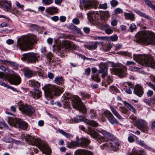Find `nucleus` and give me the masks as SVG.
<instances>
[{
    "label": "nucleus",
    "mask_w": 155,
    "mask_h": 155,
    "mask_svg": "<svg viewBox=\"0 0 155 155\" xmlns=\"http://www.w3.org/2000/svg\"><path fill=\"white\" fill-rule=\"evenodd\" d=\"M98 2L96 0H90L89 4L88 9L91 8H96L98 7Z\"/></svg>",
    "instance_id": "nucleus-24"
},
{
    "label": "nucleus",
    "mask_w": 155,
    "mask_h": 155,
    "mask_svg": "<svg viewBox=\"0 0 155 155\" xmlns=\"http://www.w3.org/2000/svg\"><path fill=\"white\" fill-rule=\"evenodd\" d=\"M21 102L20 101L18 104V108L23 114L30 116L34 113L35 110L33 107L27 104H22Z\"/></svg>",
    "instance_id": "nucleus-9"
},
{
    "label": "nucleus",
    "mask_w": 155,
    "mask_h": 155,
    "mask_svg": "<svg viewBox=\"0 0 155 155\" xmlns=\"http://www.w3.org/2000/svg\"><path fill=\"white\" fill-rule=\"evenodd\" d=\"M79 144V138L77 137L76 140L74 141H72L71 142L67 147L69 148L74 149L76 148L77 147H80Z\"/></svg>",
    "instance_id": "nucleus-21"
},
{
    "label": "nucleus",
    "mask_w": 155,
    "mask_h": 155,
    "mask_svg": "<svg viewBox=\"0 0 155 155\" xmlns=\"http://www.w3.org/2000/svg\"><path fill=\"white\" fill-rule=\"evenodd\" d=\"M135 12L136 13L142 17L148 20H150L151 19L150 17L148 15L140 10H135Z\"/></svg>",
    "instance_id": "nucleus-30"
},
{
    "label": "nucleus",
    "mask_w": 155,
    "mask_h": 155,
    "mask_svg": "<svg viewBox=\"0 0 155 155\" xmlns=\"http://www.w3.org/2000/svg\"><path fill=\"white\" fill-rule=\"evenodd\" d=\"M110 3L111 6L113 7H115L118 4V1L116 0H112L110 1Z\"/></svg>",
    "instance_id": "nucleus-47"
},
{
    "label": "nucleus",
    "mask_w": 155,
    "mask_h": 155,
    "mask_svg": "<svg viewBox=\"0 0 155 155\" xmlns=\"http://www.w3.org/2000/svg\"><path fill=\"white\" fill-rule=\"evenodd\" d=\"M113 80L112 77L110 76H108L106 80L107 82L108 83V84H109Z\"/></svg>",
    "instance_id": "nucleus-53"
},
{
    "label": "nucleus",
    "mask_w": 155,
    "mask_h": 155,
    "mask_svg": "<svg viewBox=\"0 0 155 155\" xmlns=\"http://www.w3.org/2000/svg\"><path fill=\"white\" fill-rule=\"evenodd\" d=\"M135 41L137 42L145 43L149 45H155V33L150 31L140 32L135 35Z\"/></svg>",
    "instance_id": "nucleus-4"
},
{
    "label": "nucleus",
    "mask_w": 155,
    "mask_h": 155,
    "mask_svg": "<svg viewBox=\"0 0 155 155\" xmlns=\"http://www.w3.org/2000/svg\"><path fill=\"white\" fill-rule=\"evenodd\" d=\"M136 142L137 143L139 144L141 146L144 147L146 148H147L149 149V147L146 145L144 143V141L143 140H137Z\"/></svg>",
    "instance_id": "nucleus-38"
},
{
    "label": "nucleus",
    "mask_w": 155,
    "mask_h": 155,
    "mask_svg": "<svg viewBox=\"0 0 155 155\" xmlns=\"http://www.w3.org/2000/svg\"><path fill=\"white\" fill-rule=\"evenodd\" d=\"M45 96L52 98L54 96H58L63 91V89L60 87L51 84L45 85L43 87Z\"/></svg>",
    "instance_id": "nucleus-7"
},
{
    "label": "nucleus",
    "mask_w": 155,
    "mask_h": 155,
    "mask_svg": "<svg viewBox=\"0 0 155 155\" xmlns=\"http://www.w3.org/2000/svg\"><path fill=\"white\" fill-rule=\"evenodd\" d=\"M153 91L151 90H148L147 92V96L149 97H151L153 94Z\"/></svg>",
    "instance_id": "nucleus-54"
},
{
    "label": "nucleus",
    "mask_w": 155,
    "mask_h": 155,
    "mask_svg": "<svg viewBox=\"0 0 155 155\" xmlns=\"http://www.w3.org/2000/svg\"><path fill=\"white\" fill-rule=\"evenodd\" d=\"M104 31L106 34L108 35L111 34L113 32V30L110 27L106 29Z\"/></svg>",
    "instance_id": "nucleus-52"
},
{
    "label": "nucleus",
    "mask_w": 155,
    "mask_h": 155,
    "mask_svg": "<svg viewBox=\"0 0 155 155\" xmlns=\"http://www.w3.org/2000/svg\"><path fill=\"white\" fill-rule=\"evenodd\" d=\"M112 72L113 74L121 77H125L127 74V68L125 66H123L122 68H113Z\"/></svg>",
    "instance_id": "nucleus-14"
},
{
    "label": "nucleus",
    "mask_w": 155,
    "mask_h": 155,
    "mask_svg": "<svg viewBox=\"0 0 155 155\" xmlns=\"http://www.w3.org/2000/svg\"><path fill=\"white\" fill-rule=\"evenodd\" d=\"M110 40L112 41H116L118 39V37L116 35H114L111 36L109 38Z\"/></svg>",
    "instance_id": "nucleus-50"
},
{
    "label": "nucleus",
    "mask_w": 155,
    "mask_h": 155,
    "mask_svg": "<svg viewBox=\"0 0 155 155\" xmlns=\"http://www.w3.org/2000/svg\"><path fill=\"white\" fill-rule=\"evenodd\" d=\"M33 72L32 71L29 70H26L25 73V75L28 78H31L33 75Z\"/></svg>",
    "instance_id": "nucleus-40"
},
{
    "label": "nucleus",
    "mask_w": 155,
    "mask_h": 155,
    "mask_svg": "<svg viewBox=\"0 0 155 155\" xmlns=\"http://www.w3.org/2000/svg\"><path fill=\"white\" fill-rule=\"evenodd\" d=\"M124 15L125 16V19L126 20L129 19L131 21L134 20L135 18V15L132 12L127 13L125 12Z\"/></svg>",
    "instance_id": "nucleus-26"
},
{
    "label": "nucleus",
    "mask_w": 155,
    "mask_h": 155,
    "mask_svg": "<svg viewBox=\"0 0 155 155\" xmlns=\"http://www.w3.org/2000/svg\"><path fill=\"white\" fill-rule=\"evenodd\" d=\"M72 22L75 25H78L80 23V21L78 18H74L72 20Z\"/></svg>",
    "instance_id": "nucleus-55"
},
{
    "label": "nucleus",
    "mask_w": 155,
    "mask_h": 155,
    "mask_svg": "<svg viewBox=\"0 0 155 155\" xmlns=\"http://www.w3.org/2000/svg\"><path fill=\"white\" fill-rule=\"evenodd\" d=\"M147 84L151 89L155 91V85L151 82H147Z\"/></svg>",
    "instance_id": "nucleus-49"
},
{
    "label": "nucleus",
    "mask_w": 155,
    "mask_h": 155,
    "mask_svg": "<svg viewBox=\"0 0 155 155\" xmlns=\"http://www.w3.org/2000/svg\"><path fill=\"white\" fill-rule=\"evenodd\" d=\"M119 110L121 113L124 114H126L128 111L127 109L124 107H120Z\"/></svg>",
    "instance_id": "nucleus-42"
},
{
    "label": "nucleus",
    "mask_w": 155,
    "mask_h": 155,
    "mask_svg": "<svg viewBox=\"0 0 155 155\" xmlns=\"http://www.w3.org/2000/svg\"><path fill=\"white\" fill-rule=\"evenodd\" d=\"M99 7L100 8L104 9H106L107 8V4L106 3H104L102 5H99Z\"/></svg>",
    "instance_id": "nucleus-56"
},
{
    "label": "nucleus",
    "mask_w": 155,
    "mask_h": 155,
    "mask_svg": "<svg viewBox=\"0 0 155 155\" xmlns=\"http://www.w3.org/2000/svg\"><path fill=\"white\" fill-rule=\"evenodd\" d=\"M89 115L91 119L95 118L97 116L96 111L93 109H91L90 111Z\"/></svg>",
    "instance_id": "nucleus-37"
},
{
    "label": "nucleus",
    "mask_w": 155,
    "mask_h": 155,
    "mask_svg": "<svg viewBox=\"0 0 155 155\" xmlns=\"http://www.w3.org/2000/svg\"><path fill=\"white\" fill-rule=\"evenodd\" d=\"M80 94L82 97V99H83L84 98H89L90 97V95L88 94H87L83 92H81Z\"/></svg>",
    "instance_id": "nucleus-46"
},
{
    "label": "nucleus",
    "mask_w": 155,
    "mask_h": 155,
    "mask_svg": "<svg viewBox=\"0 0 155 155\" xmlns=\"http://www.w3.org/2000/svg\"><path fill=\"white\" fill-rule=\"evenodd\" d=\"M25 140L29 143L33 145H35L42 150L43 153L50 155L51 153V149L46 143H43L41 139L35 138L30 135H28L25 138Z\"/></svg>",
    "instance_id": "nucleus-5"
},
{
    "label": "nucleus",
    "mask_w": 155,
    "mask_h": 155,
    "mask_svg": "<svg viewBox=\"0 0 155 155\" xmlns=\"http://www.w3.org/2000/svg\"><path fill=\"white\" fill-rule=\"evenodd\" d=\"M88 129L89 134L95 139L98 143H103V147H110L113 150L115 151L119 145V143L115 137L106 131L100 130H98V131L102 134L105 137L110 140V141H105V138L104 137L100 135L90 127H88Z\"/></svg>",
    "instance_id": "nucleus-1"
},
{
    "label": "nucleus",
    "mask_w": 155,
    "mask_h": 155,
    "mask_svg": "<svg viewBox=\"0 0 155 155\" xmlns=\"http://www.w3.org/2000/svg\"><path fill=\"white\" fill-rule=\"evenodd\" d=\"M52 56V54L51 53H48L46 55L47 58L49 62H51V58Z\"/></svg>",
    "instance_id": "nucleus-51"
},
{
    "label": "nucleus",
    "mask_w": 155,
    "mask_h": 155,
    "mask_svg": "<svg viewBox=\"0 0 155 155\" xmlns=\"http://www.w3.org/2000/svg\"><path fill=\"white\" fill-rule=\"evenodd\" d=\"M74 155H93L91 152L85 150L78 149L74 152Z\"/></svg>",
    "instance_id": "nucleus-20"
},
{
    "label": "nucleus",
    "mask_w": 155,
    "mask_h": 155,
    "mask_svg": "<svg viewBox=\"0 0 155 155\" xmlns=\"http://www.w3.org/2000/svg\"><path fill=\"white\" fill-rule=\"evenodd\" d=\"M61 100L64 108H68L70 107V101H72V104L73 108L82 112L83 113L86 112L85 106L81 101V98L78 96H65L62 97Z\"/></svg>",
    "instance_id": "nucleus-2"
},
{
    "label": "nucleus",
    "mask_w": 155,
    "mask_h": 155,
    "mask_svg": "<svg viewBox=\"0 0 155 155\" xmlns=\"http://www.w3.org/2000/svg\"><path fill=\"white\" fill-rule=\"evenodd\" d=\"M38 57L36 53L30 52L23 54L21 59L24 61H26L28 63L35 62Z\"/></svg>",
    "instance_id": "nucleus-10"
},
{
    "label": "nucleus",
    "mask_w": 155,
    "mask_h": 155,
    "mask_svg": "<svg viewBox=\"0 0 155 155\" xmlns=\"http://www.w3.org/2000/svg\"><path fill=\"white\" fill-rule=\"evenodd\" d=\"M9 64L11 66H14L15 69L17 68L18 65L15 63L10 61V62Z\"/></svg>",
    "instance_id": "nucleus-59"
},
{
    "label": "nucleus",
    "mask_w": 155,
    "mask_h": 155,
    "mask_svg": "<svg viewBox=\"0 0 155 155\" xmlns=\"http://www.w3.org/2000/svg\"><path fill=\"white\" fill-rule=\"evenodd\" d=\"M83 30L85 33H88L90 31V29L89 28L85 27L83 28Z\"/></svg>",
    "instance_id": "nucleus-62"
},
{
    "label": "nucleus",
    "mask_w": 155,
    "mask_h": 155,
    "mask_svg": "<svg viewBox=\"0 0 155 155\" xmlns=\"http://www.w3.org/2000/svg\"><path fill=\"white\" fill-rule=\"evenodd\" d=\"M45 10L46 12L50 14H53L54 13H56L58 12V9L56 7H48Z\"/></svg>",
    "instance_id": "nucleus-31"
},
{
    "label": "nucleus",
    "mask_w": 155,
    "mask_h": 155,
    "mask_svg": "<svg viewBox=\"0 0 155 155\" xmlns=\"http://www.w3.org/2000/svg\"><path fill=\"white\" fill-rule=\"evenodd\" d=\"M114 13L115 14H118L123 13V10L119 8H117L114 10Z\"/></svg>",
    "instance_id": "nucleus-44"
},
{
    "label": "nucleus",
    "mask_w": 155,
    "mask_h": 155,
    "mask_svg": "<svg viewBox=\"0 0 155 155\" xmlns=\"http://www.w3.org/2000/svg\"><path fill=\"white\" fill-rule=\"evenodd\" d=\"M87 15L89 21H93L96 20V14L94 12H89Z\"/></svg>",
    "instance_id": "nucleus-28"
},
{
    "label": "nucleus",
    "mask_w": 155,
    "mask_h": 155,
    "mask_svg": "<svg viewBox=\"0 0 155 155\" xmlns=\"http://www.w3.org/2000/svg\"><path fill=\"white\" fill-rule=\"evenodd\" d=\"M110 108L111 110L114 114L119 120H121L123 119V118L120 115L117 110L112 107L110 106Z\"/></svg>",
    "instance_id": "nucleus-27"
},
{
    "label": "nucleus",
    "mask_w": 155,
    "mask_h": 155,
    "mask_svg": "<svg viewBox=\"0 0 155 155\" xmlns=\"http://www.w3.org/2000/svg\"><path fill=\"white\" fill-rule=\"evenodd\" d=\"M100 70H99L98 73H102V78H104L107 76V68L105 64L103 63H101L100 65Z\"/></svg>",
    "instance_id": "nucleus-19"
},
{
    "label": "nucleus",
    "mask_w": 155,
    "mask_h": 155,
    "mask_svg": "<svg viewBox=\"0 0 155 155\" xmlns=\"http://www.w3.org/2000/svg\"><path fill=\"white\" fill-rule=\"evenodd\" d=\"M59 132L64 136L66 137L67 138H69L71 137H72V135L71 134H69L68 133L62 130H59Z\"/></svg>",
    "instance_id": "nucleus-41"
},
{
    "label": "nucleus",
    "mask_w": 155,
    "mask_h": 155,
    "mask_svg": "<svg viewBox=\"0 0 155 155\" xmlns=\"http://www.w3.org/2000/svg\"><path fill=\"white\" fill-rule=\"evenodd\" d=\"M15 4L18 7L20 8H22L24 7L23 5L20 4L17 1L16 2Z\"/></svg>",
    "instance_id": "nucleus-64"
},
{
    "label": "nucleus",
    "mask_w": 155,
    "mask_h": 155,
    "mask_svg": "<svg viewBox=\"0 0 155 155\" xmlns=\"http://www.w3.org/2000/svg\"><path fill=\"white\" fill-rule=\"evenodd\" d=\"M137 28V26L134 24L132 23L129 27L130 32H132Z\"/></svg>",
    "instance_id": "nucleus-45"
},
{
    "label": "nucleus",
    "mask_w": 155,
    "mask_h": 155,
    "mask_svg": "<svg viewBox=\"0 0 155 155\" xmlns=\"http://www.w3.org/2000/svg\"><path fill=\"white\" fill-rule=\"evenodd\" d=\"M97 71V69L95 68H92V73L93 75L91 76V78L93 80L99 82L100 81V79L98 74L96 73Z\"/></svg>",
    "instance_id": "nucleus-22"
},
{
    "label": "nucleus",
    "mask_w": 155,
    "mask_h": 155,
    "mask_svg": "<svg viewBox=\"0 0 155 155\" xmlns=\"http://www.w3.org/2000/svg\"><path fill=\"white\" fill-rule=\"evenodd\" d=\"M90 0H80L81 4H83L84 8L87 9L88 8Z\"/></svg>",
    "instance_id": "nucleus-35"
},
{
    "label": "nucleus",
    "mask_w": 155,
    "mask_h": 155,
    "mask_svg": "<svg viewBox=\"0 0 155 155\" xmlns=\"http://www.w3.org/2000/svg\"><path fill=\"white\" fill-rule=\"evenodd\" d=\"M143 101L149 105H150L151 103L149 99H144Z\"/></svg>",
    "instance_id": "nucleus-63"
},
{
    "label": "nucleus",
    "mask_w": 155,
    "mask_h": 155,
    "mask_svg": "<svg viewBox=\"0 0 155 155\" xmlns=\"http://www.w3.org/2000/svg\"><path fill=\"white\" fill-rule=\"evenodd\" d=\"M3 127H8V126L7 124L4 122H0V128H2Z\"/></svg>",
    "instance_id": "nucleus-58"
},
{
    "label": "nucleus",
    "mask_w": 155,
    "mask_h": 155,
    "mask_svg": "<svg viewBox=\"0 0 155 155\" xmlns=\"http://www.w3.org/2000/svg\"><path fill=\"white\" fill-rule=\"evenodd\" d=\"M29 84L31 87H34V89H38L40 87V84L38 81H35L34 80H31L29 81Z\"/></svg>",
    "instance_id": "nucleus-32"
},
{
    "label": "nucleus",
    "mask_w": 155,
    "mask_h": 155,
    "mask_svg": "<svg viewBox=\"0 0 155 155\" xmlns=\"http://www.w3.org/2000/svg\"><path fill=\"white\" fill-rule=\"evenodd\" d=\"M109 27V25L107 24H103L101 26L103 29L105 30L106 29L108 28Z\"/></svg>",
    "instance_id": "nucleus-61"
},
{
    "label": "nucleus",
    "mask_w": 155,
    "mask_h": 155,
    "mask_svg": "<svg viewBox=\"0 0 155 155\" xmlns=\"http://www.w3.org/2000/svg\"><path fill=\"white\" fill-rule=\"evenodd\" d=\"M0 4L4 10L8 12L10 11L11 7V3L10 2L6 0H3L1 1Z\"/></svg>",
    "instance_id": "nucleus-16"
},
{
    "label": "nucleus",
    "mask_w": 155,
    "mask_h": 155,
    "mask_svg": "<svg viewBox=\"0 0 155 155\" xmlns=\"http://www.w3.org/2000/svg\"><path fill=\"white\" fill-rule=\"evenodd\" d=\"M134 92L136 95L140 97L142 96L144 93L143 87L138 84L135 86Z\"/></svg>",
    "instance_id": "nucleus-18"
},
{
    "label": "nucleus",
    "mask_w": 155,
    "mask_h": 155,
    "mask_svg": "<svg viewBox=\"0 0 155 155\" xmlns=\"http://www.w3.org/2000/svg\"><path fill=\"white\" fill-rule=\"evenodd\" d=\"M135 125L142 132L147 133L149 130L147 123L143 120L139 119L135 122Z\"/></svg>",
    "instance_id": "nucleus-11"
},
{
    "label": "nucleus",
    "mask_w": 155,
    "mask_h": 155,
    "mask_svg": "<svg viewBox=\"0 0 155 155\" xmlns=\"http://www.w3.org/2000/svg\"><path fill=\"white\" fill-rule=\"evenodd\" d=\"M68 28L69 29L72 30L74 33H77L78 34H81V31L80 29L73 24H71L70 25Z\"/></svg>",
    "instance_id": "nucleus-25"
},
{
    "label": "nucleus",
    "mask_w": 155,
    "mask_h": 155,
    "mask_svg": "<svg viewBox=\"0 0 155 155\" xmlns=\"http://www.w3.org/2000/svg\"><path fill=\"white\" fill-rule=\"evenodd\" d=\"M136 63L132 61H127L126 65L130 67H131L134 69H140V68L136 65Z\"/></svg>",
    "instance_id": "nucleus-29"
},
{
    "label": "nucleus",
    "mask_w": 155,
    "mask_h": 155,
    "mask_svg": "<svg viewBox=\"0 0 155 155\" xmlns=\"http://www.w3.org/2000/svg\"><path fill=\"white\" fill-rule=\"evenodd\" d=\"M64 80L63 79L62 77H56L55 78L54 80V82L58 84H63L64 83Z\"/></svg>",
    "instance_id": "nucleus-34"
},
{
    "label": "nucleus",
    "mask_w": 155,
    "mask_h": 155,
    "mask_svg": "<svg viewBox=\"0 0 155 155\" xmlns=\"http://www.w3.org/2000/svg\"><path fill=\"white\" fill-rule=\"evenodd\" d=\"M123 103L124 105L131 112L135 114L136 113V110L134 107L126 101H124Z\"/></svg>",
    "instance_id": "nucleus-33"
},
{
    "label": "nucleus",
    "mask_w": 155,
    "mask_h": 155,
    "mask_svg": "<svg viewBox=\"0 0 155 155\" xmlns=\"http://www.w3.org/2000/svg\"><path fill=\"white\" fill-rule=\"evenodd\" d=\"M98 42L97 41L92 42L90 44L84 45V47L89 50H93L96 49L97 47Z\"/></svg>",
    "instance_id": "nucleus-23"
},
{
    "label": "nucleus",
    "mask_w": 155,
    "mask_h": 155,
    "mask_svg": "<svg viewBox=\"0 0 155 155\" xmlns=\"http://www.w3.org/2000/svg\"><path fill=\"white\" fill-rule=\"evenodd\" d=\"M145 4L149 6V7H150L151 6L152 4L151 3V2L149 0H145Z\"/></svg>",
    "instance_id": "nucleus-60"
},
{
    "label": "nucleus",
    "mask_w": 155,
    "mask_h": 155,
    "mask_svg": "<svg viewBox=\"0 0 155 155\" xmlns=\"http://www.w3.org/2000/svg\"><path fill=\"white\" fill-rule=\"evenodd\" d=\"M79 140L80 143V147L85 148L87 147L89 144L90 143V140L85 138H79Z\"/></svg>",
    "instance_id": "nucleus-17"
},
{
    "label": "nucleus",
    "mask_w": 155,
    "mask_h": 155,
    "mask_svg": "<svg viewBox=\"0 0 155 155\" xmlns=\"http://www.w3.org/2000/svg\"><path fill=\"white\" fill-rule=\"evenodd\" d=\"M133 58L140 64L155 69V61L150 55L134 54Z\"/></svg>",
    "instance_id": "nucleus-6"
},
{
    "label": "nucleus",
    "mask_w": 155,
    "mask_h": 155,
    "mask_svg": "<svg viewBox=\"0 0 155 155\" xmlns=\"http://www.w3.org/2000/svg\"><path fill=\"white\" fill-rule=\"evenodd\" d=\"M74 121L76 123H78L80 121H83L89 125L94 127H96L98 126V124L95 121L93 120H88L87 119L84 118L81 116H77L74 118Z\"/></svg>",
    "instance_id": "nucleus-12"
},
{
    "label": "nucleus",
    "mask_w": 155,
    "mask_h": 155,
    "mask_svg": "<svg viewBox=\"0 0 155 155\" xmlns=\"http://www.w3.org/2000/svg\"><path fill=\"white\" fill-rule=\"evenodd\" d=\"M8 122L10 125L16 127H18L24 130H26L28 126V124L20 118H13L9 117Z\"/></svg>",
    "instance_id": "nucleus-8"
},
{
    "label": "nucleus",
    "mask_w": 155,
    "mask_h": 155,
    "mask_svg": "<svg viewBox=\"0 0 155 155\" xmlns=\"http://www.w3.org/2000/svg\"><path fill=\"white\" fill-rule=\"evenodd\" d=\"M5 79H7L10 83L16 85L19 84L21 81V78L17 75H7Z\"/></svg>",
    "instance_id": "nucleus-13"
},
{
    "label": "nucleus",
    "mask_w": 155,
    "mask_h": 155,
    "mask_svg": "<svg viewBox=\"0 0 155 155\" xmlns=\"http://www.w3.org/2000/svg\"><path fill=\"white\" fill-rule=\"evenodd\" d=\"M128 155H146L144 153L141 152L139 153L138 151L135 148L133 149L132 152Z\"/></svg>",
    "instance_id": "nucleus-36"
},
{
    "label": "nucleus",
    "mask_w": 155,
    "mask_h": 155,
    "mask_svg": "<svg viewBox=\"0 0 155 155\" xmlns=\"http://www.w3.org/2000/svg\"><path fill=\"white\" fill-rule=\"evenodd\" d=\"M150 130H153L155 127V121H153L151 122L150 124Z\"/></svg>",
    "instance_id": "nucleus-57"
},
{
    "label": "nucleus",
    "mask_w": 155,
    "mask_h": 155,
    "mask_svg": "<svg viewBox=\"0 0 155 155\" xmlns=\"http://www.w3.org/2000/svg\"><path fill=\"white\" fill-rule=\"evenodd\" d=\"M37 40L35 35L24 36L18 39L17 46L20 50L23 51L31 49L33 48L34 44L37 43Z\"/></svg>",
    "instance_id": "nucleus-3"
},
{
    "label": "nucleus",
    "mask_w": 155,
    "mask_h": 155,
    "mask_svg": "<svg viewBox=\"0 0 155 155\" xmlns=\"http://www.w3.org/2000/svg\"><path fill=\"white\" fill-rule=\"evenodd\" d=\"M104 114L111 124H114L118 123V121L117 120L110 111H105L104 112Z\"/></svg>",
    "instance_id": "nucleus-15"
},
{
    "label": "nucleus",
    "mask_w": 155,
    "mask_h": 155,
    "mask_svg": "<svg viewBox=\"0 0 155 155\" xmlns=\"http://www.w3.org/2000/svg\"><path fill=\"white\" fill-rule=\"evenodd\" d=\"M54 0H42L43 4L45 5H48L53 3Z\"/></svg>",
    "instance_id": "nucleus-43"
},
{
    "label": "nucleus",
    "mask_w": 155,
    "mask_h": 155,
    "mask_svg": "<svg viewBox=\"0 0 155 155\" xmlns=\"http://www.w3.org/2000/svg\"><path fill=\"white\" fill-rule=\"evenodd\" d=\"M35 95L36 96V99L40 98L41 96V92L38 89H35L34 91Z\"/></svg>",
    "instance_id": "nucleus-39"
},
{
    "label": "nucleus",
    "mask_w": 155,
    "mask_h": 155,
    "mask_svg": "<svg viewBox=\"0 0 155 155\" xmlns=\"http://www.w3.org/2000/svg\"><path fill=\"white\" fill-rule=\"evenodd\" d=\"M112 47V44L111 43H109L107 45V46L104 48V50L106 51H108L110 50Z\"/></svg>",
    "instance_id": "nucleus-48"
}]
</instances>
